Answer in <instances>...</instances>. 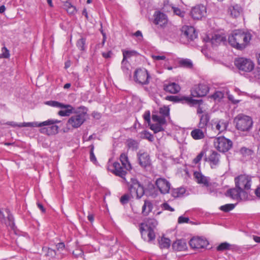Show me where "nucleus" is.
Wrapping results in <instances>:
<instances>
[{
  "instance_id": "obj_1",
  "label": "nucleus",
  "mask_w": 260,
  "mask_h": 260,
  "mask_svg": "<svg viewBox=\"0 0 260 260\" xmlns=\"http://www.w3.org/2000/svg\"><path fill=\"white\" fill-rule=\"evenodd\" d=\"M109 170L116 176L122 178L126 183L128 190L131 194H136L138 198H141L145 193L143 186L135 178H130L129 180L125 177L127 174L126 171L124 170L123 166L118 162H114L111 167H109Z\"/></svg>"
},
{
  "instance_id": "obj_2",
  "label": "nucleus",
  "mask_w": 260,
  "mask_h": 260,
  "mask_svg": "<svg viewBox=\"0 0 260 260\" xmlns=\"http://www.w3.org/2000/svg\"><path fill=\"white\" fill-rule=\"evenodd\" d=\"M251 39L250 33L241 30H235L229 37V43L234 48L242 50L248 45Z\"/></svg>"
},
{
  "instance_id": "obj_3",
  "label": "nucleus",
  "mask_w": 260,
  "mask_h": 260,
  "mask_svg": "<svg viewBox=\"0 0 260 260\" xmlns=\"http://www.w3.org/2000/svg\"><path fill=\"white\" fill-rule=\"evenodd\" d=\"M87 109L81 107L77 111L75 112V115L72 116L68 121V124L74 128L80 127L85 121L87 116Z\"/></svg>"
},
{
  "instance_id": "obj_4",
  "label": "nucleus",
  "mask_w": 260,
  "mask_h": 260,
  "mask_svg": "<svg viewBox=\"0 0 260 260\" xmlns=\"http://www.w3.org/2000/svg\"><path fill=\"white\" fill-rule=\"evenodd\" d=\"M236 128L241 131H249L252 126V120L249 116L239 114L234 119Z\"/></svg>"
},
{
  "instance_id": "obj_5",
  "label": "nucleus",
  "mask_w": 260,
  "mask_h": 260,
  "mask_svg": "<svg viewBox=\"0 0 260 260\" xmlns=\"http://www.w3.org/2000/svg\"><path fill=\"white\" fill-rule=\"evenodd\" d=\"M235 183L237 187L248 194L251 187V177L246 175H241L235 178Z\"/></svg>"
},
{
  "instance_id": "obj_6",
  "label": "nucleus",
  "mask_w": 260,
  "mask_h": 260,
  "mask_svg": "<svg viewBox=\"0 0 260 260\" xmlns=\"http://www.w3.org/2000/svg\"><path fill=\"white\" fill-rule=\"evenodd\" d=\"M235 65L239 71L244 72H250L254 69V63L250 59L240 57L234 61Z\"/></svg>"
},
{
  "instance_id": "obj_7",
  "label": "nucleus",
  "mask_w": 260,
  "mask_h": 260,
  "mask_svg": "<svg viewBox=\"0 0 260 260\" xmlns=\"http://www.w3.org/2000/svg\"><path fill=\"white\" fill-rule=\"evenodd\" d=\"M214 145L219 151L225 152L232 148L233 142L224 137H219L214 139Z\"/></svg>"
},
{
  "instance_id": "obj_8",
  "label": "nucleus",
  "mask_w": 260,
  "mask_h": 260,
  "mask_svg": "<svg viewBox=\"0 0 260 260\" xmlns=\"http://www.w3.org/2000/svg\"><path fill=\"white\" fill-rule=\"evenodd\" d=\"M166 99L169 101H172L174 103L181 102L182 103H186L190 106H193L196 105H200L202 100H197L192 99L191 97L185 96H178V95H170L167 96Z\"/></svg>"
},
{
  "instance_id": "obj_9",
  "label": "nucleus",
  "mask_w": 260,
  "mask_h": 260,
  "mask_svg": "<svg viewBox=\"0 0 260 260\" xmlns=\"http://www.w3.org/2000/svg\"><path fill=\"white\" fill-rule=\"evenodd\" d=\"M47 125H44V126L41 127L39 129L40 132L41 134H45L48 136L55 135L58 132V126L56 125L55 124L60 122V121L56 119H48L44 122H48Z\"/></svg>"
},
{
  "instance_id": "obj_10",
  "label": "nucleus",
  "mask_w": 260,
  "mask_h": 260,
  "mask_svg": "<svg viewBox=\"0 0 260 260\" xmlns=\"http://www.w3.org/2000/svg\"><path fill=\"white\" fill-rule=\"evenodd\" d=\"M0 221L2 223H5L7 226H9L11 229H14V218L8 209L0 210Z\"/></svg>"
},
{
  "instance_id": "obj_11",
  "label": "nucleus",
  "mask_w": 260,
  "mask_h": 260,
  "mask_svg": "<svg viewBox=\"0 0 260 260\" xmlns=\"http://www.w3.org/2000/svg\"><path fill=\"white\" fill-rule=\"evenodd\" d=\"M150 75L146 69H137L135 72V81L142 85H147L149 83Z\"/></svg>"
},
{
  "instance_id": "obj_12",
  "label": "nucleus",
  "mask_w": 260,
  "mask_h": 260,
  "mask_svg": "<svg viewBox=\"0 0 260 260\" xmlns=\"http://www.w3.org/2000/svg\"><path fill=\"white\" fill-rule=\"evenodd\" d=\"M204 40L210 43L213 48L221 44L224 45L226 42V37L223 34H214L211 38L207 36Z\"/></svg>"
},
{
  "instance_id": "obj_13",
  "label": "nucleus",
  "mask_w": 260,
  "mask_h": 260,
  "mask_svg": "<svg viewBox=\"0 0 260 260\" xmlns=\"http://www.w3.org/2000/svg\"><path fill=\"white\" fill-rule=\"evenodd\" d=\"M181 31V39H186L188 42L193 41L197 37L196 30L192 26H183Z\"/></svg>"
},
{
  "instance_id": "obj_14",
  "label": "nucleus",
  "mask_w": 260,
  "mask_h": 260,
  "mask_svg": "<svg viewBox=\"0 0 260 260\" xmlns=\"http://www.w3.org/2000/svg\"><path fill=\"white\" fill-rule=\"evenodd\" d=\"M209 90L208 85L205 83H200L195 85L191 90V95L193 97L205 96Z\"/></svg>"
},
{
  "instance_id": "obj_15",
  "label": "nucleus",
  "mask_w": 260,
  "mask_h": 260,
  "mask_svg": "<svg viewBox=\"0 0 260 260\" xmlns=\"http://www.w3.org/2000/svg\"><path fill=\"white\" fill-rule=\"evenodd\" d=\"M225 196L235 200L246 199L248 198L247 193H244L241 188L235 185V187L228 189L225 192Z\"/></svg>"
},
{
  "instance_id": "obj_16",
  "label": "nucleus",
  "mask_w": 260,
  "mask_h": 260,
  "mask_svg": "<svg viewBox=\"0 0 260 260\" xmlns=\"http://www.w3.org/2000/svg\"><path fill=\"white\" fill-rule=\"evenodd\" d=\"M207 9L203 5H199L192 8L191 11V15L194 19L200 20L206 15Z\"/></svg>"
},
{
  "instance_id": "obj_17",
  "label": "nucleus",
  "mask_w": 260,
  "mask_h": 260,
  "mask_svg": "<svg viewBox=\"0 0 260 260\" xmlns=\"http://www.w3.org/2000/svg\"><path fill=\"white\" fill-rule=\"evenodd\" d=\"M155 184L161 193L165 194L169 192L171 185L166 179L161 178H158L156 180Z\"/></svg>"
},
{
  "instance_id": "obj_18",
  "label": "nucleus",
  "mask_w": 260,
  "mask_h": 260,
  "mask_svg": "<svg viewBox=\"0 0 260 260\" xmlns=\"http://www.w3.org/2000/svg\"><path fill=\"white\" fill-rule=\"evenodd\" d=\"M153 17L154 20L153 22L155 25H158L160 27L164 26L168 22L166 15L160 12H155Z\"/></svg>"
},
{
  "instance_id": "obj_19",
  "label": "nucleus",
  "mask_w": 260,
  "mask_h": 260,
  "mask_svg": "<svg viewBox=\"0 0 260 260\" xmlns=\"http://www.w3.org/2000/svg\"><path fill=\"white\" fill-rule=\"evenodd\" d=\"M138 161L139 165L142 168H146L151 164V161L149 154L146 152L138 153Z\"/></svg>"
},
{
  "instance_id": "obj_20",
  "label": "nucleus",
  "mask_w": 260,
  "mask_h": 260,
  "mask_svg": "<svg viewBox=\"0 0 260 260\" xmlns=\"http://www.w3.org/2000/svg\"><path fill=\"white\" fill-rule=\"evenodd\" d=\"M207 244V241L202 238H192L189 241L190 246L196 249L204 248Z\"/></svg>"
},
{
  "instance_id": "obj_21",
  "label": "nucleus",
  "mask_w": 260,
  "mask_h": 260,
  "mask_svg": "<svg viewBox=\"0 0 260 260\" xmlns=\"http://www.w3.org/2000/svg\"><path fill=\"white\" fill-rule=\"evenodd\" d=\"M163 89L166 92L172 94H175L180 91V87L178 84L174 82H171L165 83L163 85Z\"/></svg>"
},
{
  "instance_id": "obj_22",
  "label": "nucleus",
  "mask_w": 260,
  "mask_h": 260,
  "mask_svg": "<svg viewBox=\"0 0 260 260\" xmlns=\"http://www.w3.org/2000/svg\"><path fill=\"white\" fill-rule=\"evenodd\" d=\"M140 230L141 233L142 237L144 240H147L146 236L147 237L148 241H151L155 239V235L153 229H143L140 228Z\"/></svg>"
},
{
  "instance_id": "obj_23",
  "label": "nucleus",
  "mask_w": 260,
  "mask_h": 260,
  "mask_svg": "<svg viewBox=\"0 0 260 260\" xmlns=\"http://www.w3.org/2000/svg\"><path fill=\"white\" fill-rule=\"evenodd\" d=\"M220 154L217 152L213 151L208 158H206L205 159H207L210 163L211 167L214 168V166H217L219 162Z\"/></svg>"
},
{
  "instance_id": "obj_24",
  "label": "nucleus",
  "mask_w": 260,
  "mask_h": 260,
  "mask_svg": "<svg viewBox=\"0 0 260 260\" xmlns=\"http://www.w3.org/2000/svg\"><path fill=\"white\" fill-rule=\"evenodd\" d=\"M157 224V221L154 218H146L144 222L140 224V229H154Z\"/></svg>"
},
{
  "instance_id": "obj_25",
  "label": "nucleus",
  "mask_w": 260,
  "mask_h": 260,
  "mask_svg": "<svg viewBox=\"0 0 260 260\" xmlns=\"http://www.w3.org/2000/svg\"><path fill=\"white\" fill-rule=\"evenodd\" d=\"M59 108L65 109L64 110H60L58 112V114L60 116H68L74 113V108L71 105L63 104V106H61Z\"/></svg>"
},
{
  "instance_id": "obj_26",
  "label": "nucleus",
  "mask_w": 260,
  "mask_h": 260,
  "mask_svg": "<svg viewBox=\"0 0 260 260\" xmlns=\"http://www.w3.org/2000/svg\"><path fill=\"white\" fill-rule=\"evenodd\" d=\"M206 129L204 128H196L191 132V136L194 140L202 139L205 138Z\"/></svg>"
},
{
  "instance_id": "obj_27",
  "label": "nucleus",
  "mask_w": 260,
  "mask_h": 260,
  "mask_svg": "<svg viewBox=\"0 0 260 260\" xmlns=\"http://www.w3.org/2000/svg\"><path fill=\"white\" fill-rule=\"evenodd\" d=\"M193 176L198 183L203 184L206 186H209L208 179L201 173L196 171L194 172Z\"/></svg>"
},
{
  "instance_id": "obj_28",
  "label": "nucleus",
  "mask_w": 260,
  "mask_h": 260,
  "mask_svg": "<svg viewBox=\"0 0 260 260\" xmlns=\"http://www.w3.org/2000/svg\"><path fill=\"white\" fill-rule=\"evenodd\" d=\"M153 204L149 200H145L142 208V213L144 216H147L152 211Z\"/></svg>"
},
{
  "instance_id": "obj_29",
  "label": "nucleus",
  "mask_w": 260,
  "mask_h": 260,
  "mask_svg": "<svg viewBox=\"0 0 260 260\" xmlns=\"http://www.w3.org/2000/svg\"><path fill=\"white\" fill-rule=\"evenodd\" d=\"M120 160L122 164L123 167L126 170L128 171L132 169V168L131 164L129 161L127 155L126 153H123L121 154L120 156Z\"/></svg>"
},
{
  "instance_id": "obj_30",
  "label": "nucleus",
  "mask_w": 260,
  "mask_h": 260,
  "mask_svg": "<svg viewBox=\"0 0 260 260\" xmlns=\"http://www.w3.org/2000/svg\"><path fill=\"white\" fill-rule=\"evenodd\" d=\"M172 247L175 250L182 251L186 248V244L184 240H178L173 243Z\"/></svg>"
},
{
  "instance_id": "obj_31",
  "label": "nucleus",
  "mask_w": 260,
  "mask_h": 260,
  "mask_svg": "<svg viewBox=\"0 0 260 260\" xmlns=\"http://www.w3.org/2000/svg\"><path fill=\"white\" fill-rule=\"evenodd\" d=\"M48 122H23L22 123H20L19 125H18V127H43L44 125H47Z\"/></svg>"
},
{
  "instance_id": "obj_32",
  "label": "nucleus",
  "mask_w": 260,
  "mask_h": 260,
  "mask_svg": "<svg viewBox=\"0 0 260 260\" xmlns=\"http://www.w3.org/2000/svg\"><path fill=\"white\" fill-rule=\"evenodd\" d=\"M214 124L215 125L216 130L220 133L226 130L228 125V123L223 119H220L214 122Z\"/></svg>"
},
{
  "instance_id": "obj_33",
  "label": "nucleus",
  "mask_w": 260,
  "mask_h": 260,
  "mask_svg": "<svg viewBox=\"0 0 260 260\" xmlns=\"http://www.w3.org/2000/svg\"><path fill=\"white\" fill-rule=\"evenodd\" d=\"M210 120V117L208 114H205L201 116L200 121L199 123V127L206 129V126Z\"/></svg>"
},
{
  "instance_id": "obj_34",
  "label": "nucleus",
  "mask_w": 260,
  "mask_h": 260,
  "mask_svg": "<svg viewBox=\"0 0 260 260\" xmlns=\"http://www.w3.org/2000/svg\"><path fill=\"white\" fill-rule=\"evenodd\" d=\"M159 244L160 248H168L170 246L171 241L168 238H162L159 241Z\"/></svg>"
},
{
  "instance_id": "obj_35",
  "label": "nucleus",
  "mask_w": 260,
  "mask_h": 260,
  "mask_svg": "<svg viewBox=\"0 0 260 260\" xmlns=\"http://www.w3.org/2000/svg\"><path fill=\"white\" fill-rule=\"evenodd\" d=\"M140 137L143 139H147L150 142L154 140L153 136L147 131H144L140 133Z\"/></svg>"
},
{
  "instance_id": "obj_36",
  "label": "nucleus",
  "mask_w": 260,
  "mask_h": 260,
  "mask_svg": "<svg viewBox=\"0 0 260 260\" xmlns=\"http://www.w3.org/2000/svg\"><path fill=\"white\" fill-rule=\"evenodd\" d=\"M179 64L181 67L191 69L193 67L192 61L189 59H183L180 60Z\"/></svg>"
},
{
  "instance_id": "obj_37",
  "label": "nucleus",
  "mask_w": 260,
  "mask_h": 260,
  "mask_svg": "<svg viewBox=\"0 0 260 260\" xmlns=\"http://www.w3.org/2000/svg\"><path fill=\"white\" fill-rule=\"evenodd\" d=\"M129 192H130L129 191ZM134 197H136L137 199H140L141 198H138L136 194H134L132 196L129 192V194H125L123 196H122L120 198V202L122 204H125L128 203L129 199L132 198H134Z\"/></svg>"
},
{
  "instance_id": "obj_38",
  "label": "nucleus",
  "mask_w": 260,
  "mask_h": 260,
  "mask_svg": "<svg viewBox=\"0 0 260 260\" xmlns=\"http://www.w3.org/2000/svg\"><path fill=\"white\" fill-rule=\"evenodd\" d=\"M127 145L129 148H131L133 150H137L139 147L138 142L134 140L129 139L127 141Z\"/></svg>"
},
{
  "instance_id": "obj_39",
  "label": "nucleus",
  "mask_w": 260,
  "mask_h": 260,
  "mask_svg": "<svg viewBox=\"0 0 260 260\" xmlns=\"http://www.w3.org/2000/svg\"><path fill=\"white\" fill-rule=\"evenodd\" d=\"M152 120L154 122H157L159 124H164L166 122V120L165 117L162 116H159L156 115H152Z\"/></svg>"
},
{
  "instance_id": "obj_40",
  "label": "nucleus",
  "mask_w": 260,
  "mask_h": 260,
  "mask_svg": "<svg viewBox=\"0 0 260 260\" xmlns=\"http://www.w3.org/2000/svg\"><path fill=\"white\" fill-rule=\"evenodd\" d=\"M185 191V190L183 188H178L174 189L172 191V196L175 198H178L182 195Z\"/></svg>"
},
{
  "instance_id": "obj_41",
  "label": "nucleus",
  "mask_w": 260,
  "mask_h": 260,
  "mask_svg": "<svg viewBox=\"0 0 260 260\" xmlns=\"http://www.w3.org/2000/svg\"><path fill=\"white\" fill-rule=\"evenodd\" d=\"M231 15L234 17H237L240 14V11L238 6H235L230 8Z\"/></svg>"
},
{
  "instance_id": "obj_42",
  "label": "nucleus",
  "mask_w": 260,
  "mask_h": 260,
  "mask_svg": "<svg viewBox=\"0 0 260 260\" xmlns=\"http://www.w3.org/2000/svg\"><path fill=\"white\" fill-rule=\"evenodd\" d=\"M128 66L129 64L127 61L123 59L121 62V69L125 74H129V71Z\"/></svg>"
},
{
  "instance_id": "obj_43",
  "label": "nucleus",
  "mask_w": 260,
  "mask_h": 260,
  "mask_svg": "<svg viewBox=\"0 0 260 260\" xmlns=\"http://www.w3.org/2000/svg\"><path fill=\"white\" fill-rule=\"evenodd\" d=\"M235 207V205L233 204H228L224 205L221 206L220 207V209L225 212H229L233 210Z\"/></svg>"
},
{
  "instance_id": "obj_44",
  "label": "nucleus",
  "mask_w": 260,
  "mask_h": 260,
  "mask_svg": "<svg viewBox=\"0 0 260 260\" xmlns=\"http://www.w3.org/2000/svg\"><path fill=\"white\" fill-rule=\"evenodd\" d=\"M150 128L155 134L164 131L162 125L156 123L151 125Z\"/></svg>"
},
{
  "instance_id": "obj_45",
  "label": "nucleus",
  "mask_w": 260,
  "mask_h": 260,
  "mask_svg": "<svg viewBox=\"0 0 260 260\" xmlns=\"http://www.w3.org/2000/svg\"><path fill=\"white\" fill-rule=\"evenodd\" d=\"M47 105L53 107L60 108L61 106H63V104L55 101H49L45 102Z\"/></svg>"
},
{
  "instance_id": "obj_46",
  "label": "nucleus",
  "mask_w": 260,
  "mask_h": 260,
  "mask_svg": "<svg viewBox=\"0 0 260 260\" xmlns=\"http://www.w3.org/2000/svg\"><path fill=\"white\" fill-rule=\"evenodd\" d=\"M231 245L227 242H223L221 243L217 247V250L218 251H223L225 250L229 249Z\"/></svg>"
},
{
  "instance_id": "obj_47",
  "label": "nucleus",
  "mask_w": 260,
  "mask_h": 260,
  "mask_svg": "<svg viewBox=\"0 0 260 260\" xmlns=\"http://www.w3.org/2000/svg\"><path fill=\"white\" fill-rule=\"evenodd\" d=\"M85 39L81 38L79 39L77 42V46L78 48L82 51L85 50Z\"/></svg>"
},
{
  "instance_id": "obj_48",
  "label": "nucleus",
  "mask_w": 260,
  "mask_h": 260,
  "mask_svg": "<svg viewBox=\"0 0 260 260\" xmlns=\"http://www.w3.org/2000/svg\"><path fill=\"white\" fill-rule=\"evenodd\" d=\"M137 53L136 51L134 50L132 51H123V59L126 60V58L135 55Z\"/></svg>"
},
{
  "instance_id": "obj_49",
  "label": "nucleus",
  "mask_w": 260,
  "mask_h": 260,
  "mask_svg": "<svg viewBox=\"0 0 260 260\" xmlns=\"http://www.w3.org/2000/svg\"><path fill=\"white\" fill-rule=\"evenodd\" d=\"M172 9L173 10L174 13L176 15L179 16L180 17H183L184 16L185 12L184 11H181L178 8L172 7Z\"/></svg>"
},
{
  "instance_id": "obj_50",
  "label": "nucleus",
  "mask_w": 260,
  "mask_h": 260,
  "mask_svg": "<svg viewBox=\"0 0 260 260\" xmlns=\"http://www.w3.org/2000/svg\"><path fill=\"white\" fill-rule=\"evenodd\" d=\"M159 112L162 115V116L165 118L169 115V109L168 107H164L160 109Z\"/></svg>"
},
{
  "instance_id": "obj_51",
  "label": "nucleus",
  "mask_w": 260,
  "mask_h": 260,
  "mask_svg": "<svg viewBox=\"0 0 260 260\" xmlns=\"http://www.w3.org/2000/svg\"><path fill=\"white\" fill-rule=\"evenodd\" d=\"M2 54L1 55V57H3L5 58H8L10 56L9 51L7 49V48L5 47H4L2 48Z\"/></svg>"
},
{
  "instance_id": "obj_52",
  "label": "nucleus",
  "mask_w": 260,
  "mask_h": 260,
  "mask_svg": "<svg viewBox=\"0 0 260 260\" xmlns=\"http://www.w3.org/2000/svg\"><path fill=\"white\" fill-rule=\"evenodd\" d=\"M91 147L90 151V160L92 162H94L96 160V157L93 153V149H94V146L93 145H91L90 146Z\"/></svg>"
},
{
  "instance_id": "obj_53",
  "label": "nucleus",
  "mask_w": 260,
  "mask_h": 260,
  "mask_svg": "<svg viewBox=\"0 0 260 260\" xmlns=\"http://www.w3.org/2000/svg\"><path fill=\"white\" fill-rule=\"evenodd\" d=\"M212 98L214 100L220 99L223 98V93L220 91H216L212 95Z\"/></svg>"
},
{
  "instance_id": "obj_54",
  "label": "nucleus",
  "mask_w": 260,
  "mask_h": 260,
  "mask_svg": "<svg viewBox=\"0 0 260 260\" xmlns=\"http://www.w3.org/2000/svg\"><path fill=\"white\" fill-rule=\"evenodd\" d=\"M189 221V219L188 217H183L181 216L179 217L178 219V222L179 223H188Z\"/></svg>"
},
{
  "instance_id": "obj_55",
  "label": "nucleus",
  "mask_w": 260,
  "mask_h": 260,
  "mask_svg": "<svg viewBox=\"0 0 260 260\" xmlns=\"http://www.w3.org/2000/svg\"><path fill=\"white\" fill-rule=\"evenodd\" d=\"M204 155V152H201L193 159V162L196 164L199 163Z\"/></svg>"
},
{
  "instance_id": "obj_56",
  "label": "nucleus",
  "mask_w": 260,
  "mask_h": 260,
  "mask_svg": "<svg viewBox=\"0 0 260 260\" xmlns=\"http://www.w3.org/2000/svg\"><path fill=\"white\" fill-rule=\"evenodd\" d=\"M143 118L148 124L150 122V113L149 111H147L145 112Z\"/></svg>"
},
{
  "instance_id": "obj_57",
  "label": "nucleus",
  "mask_w": 260,
  "mask_h": 260,
  "mask_svg": "<svg viewBox=\"0 0 260 260\" xmlns=\"http://www.w3.org/2000/svg\"><path fill=\"white\" fill-rule=\"evenodd\" d=\"M161 207L165 210H168L171 212L174 211V208H172L167 203H163L161 205Z\"/></svg>"
},
{
  "instance_id": "obj_58",
  "label": "nucleus",
  "mask_w": 260,
  "mask_h": 260,
  "mask_svg": "<svg viewBox=\"0 0 260 260\" xmlns=\"http://www.w3.org/2000/svg\"><path fill=\"white\" fill-rule=\"evenodd\" d=\"M73 254L75 257H78L79 256H82L83 255V252L81 249H76L73 252Z\"/></svg>"
},
{
  "instance_id": "obj_59",
  "label": "nucleus",
  "mask_w": 260,
  "mask_h": 260,
  "mask_svg": "<svg viewBox=\"0 0 260 260\" xmlns=\"http://www.w3.org/2000/svg\"><path fill=\"white\" fill-rule=\"evenodd\" d=\"M152 58L154 60H164L166 58L165 56H159V55H152Z\"/></svg>"
},
{
  "instance_id": "obj_60",
  "label": "nucleus",
  "mask_w": 260,
  "mask_h": 260,
  "mask_svg": "<svg viewBox=\"0 0 260 260\" xmlns=\"http://www.w3.org/2000/svg\"><path fill=\"white\" fill-rule=\"evenodd\" d=\"M228 98L229 100L231 101L234 104H237L240 102L239 100H235L234 96L232 95H229Z\"/></svg>"
},
{
  "instance_id": "obj_61",
  "label": "nucleus",
  "mask_w": 260,
  "mask_h": 260,
  "mask_svg": "<svg viewBox=\"0 0 260 260\" xmlns=\"http://www.w3.org/2000/svg\"><path fill=\"white\" fill-rule=\"evenodd\" d=\"M67 11L70 14H74L76 12V8L73 6L70 7L69 9H68Z\"/></svg>"
},
{
  "instance_id": "obj_62",
  "label": "nucleus",
  "mask_w": 260,
  "mask_h": 260,
  "mask_svg": "<svg viewBox=\"0 0 260 260\" xmlns=\"http://www.w3.org/2000/svg\"><path fill=\"white\" fill-rule=\"evenodd\" d=\"M112 54L111 51H109L108 52H103L102 53V55L104 57L106 58H108L111 57V55Z\"/></svg>"
},
{
  "instance_id": "obj_63",
  "label": "nucleus",
  "mask_w": 260,
  "mask_h": 260,
  "mask_svg": "<svg viewBox=\"0 0 260 260\" xmlns=\"http://www.w3.org/2000/svg\"><path fill=\"white\" fill-rule=\"evenodd\" d=\"M254 77L258 79H260V68L258 69L256 72H254Z\"/></svg>"
},
{
  "instance_id": "obj_64",
  "label": "nucleus",
  "mask_w": 260,
  "mask_h": 260,
  "mask_svg": "<svg viewBox=\"0 0 260 260\" xmlns=\"http://www.w3.org/2000/svg\"><path fill=\"white\" fill-rule=\"evenodd\" d=\"M255 194L256 196L260 198V187H258L255 190Z\"/></svg>"
}]
</instances>
